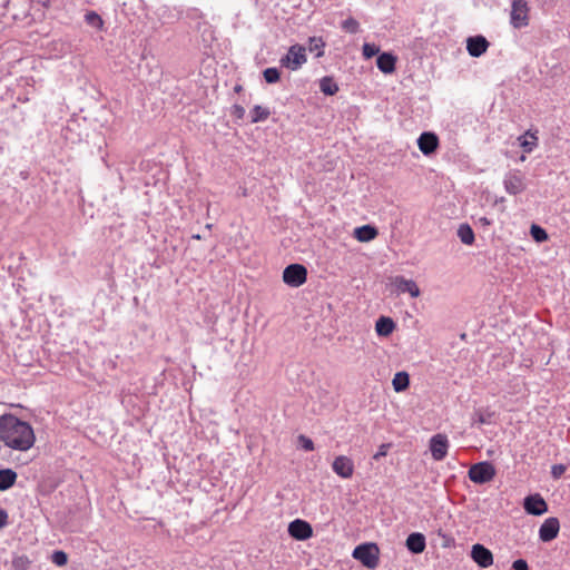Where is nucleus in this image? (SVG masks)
<instances>
[{
	"label": "nucleus",
	"instance_id": "nucleus-9",
	"mask_svg": "<svg viewBox=\"0 0 570 570\" xmlns=\"http://www.w3.org/2000/svg\"><path fill=\"white\" fill-rule=\"evenodd\" d=\"M523 508L531 515H542L548 511V504L539 493L525 497Z\"/></svg>",
	"mask_w": 570,
	"mask_h": 570
},
{
	"label": "nucleus",
	"instance_id": "nucleus-15",
	"mask_svg": "<svg viewBox=\"0 0 570 570\" xmlns=\"http://www.w3.org/2000/svg\"><path fill=\"white\" fill-rule=\"evenodd\" d=\"M333 471L343 479L352 478L354 473V463L346 455H338L332 463Z\"/></svg>",
	"mask_w": 570,
	"mask_h": 570
},
{
	"label": "nucleus",
	"instance_id": "nucleus-4",
	"mask_svg": "<svg viewBox=\"0 0 570 570\" xmlns=\"http://www.w3.org/2000/svg\"><path fill=\"white\" fill-rule=\"evenodd\" d=\"M468 474L472 482L476 484H484L493 480L495 476V468L491 462L483 461L473 464L469 469Z\"/></svg>",
	"mask_w": 570,
	"mask_h": 570
},
{
	"label": "nucleus",
	"instance_id": "nucleus-21",
	"mask_svg": "<svg viewBox=\"0 0 570 570\" xmlns=\"http://www.w3.org/2000/svg\"><path fill=\"white\" fill-rule=\"evenodd\" d=\"M326 42L322 37H309L307 42V48L309 52L315 55V58H322L324 56Z\"/></svg>",
	"mask_w": 570,
	"mask_h": 570
},
{
	"label": "nucleus",
	"instance_id": "nucleus-35",
	"mask_svg": "<svg viewBox=\"0 0 570 570\" xmlns=\"http://www.w3.org/2000/svg\"><path fill=\"white\" fill-rule=\"evenodd\" d=\"M380 48L374 43H367L365 42L363 45V55L365 58H372L376 55H379Z\"/></svg>",
	"mask_w": 570,
	"mask_h": 570
},
{
	"label": "nucleus",
	"instance_id": "nucleus-20",
	"mask_svg": "<svg viewBox=\"0 0 570 570\" xmlns=\"http://www.w3.org/2000/svg\"><path fill=\"white\" fill-rule=\"evenodd\" d=\"M354 236L360 242H371L377 236V229L371 225H363L355 228Z\"/></svg>",
	"mask_w": 570,
	"mask_h": 570
},
{
	"label": "nucleus",
	"instance_id": "nucleus-10",
	"mask_svg": "<svg viewBox=\"0 0 570 570\" xmlns=\"http://www.w3.org/2000/svg\"><path fill=\"white\" fill-rule=\"evenodd\" d=\"M391 284L395 287L397 294L409 293L412 297L420 296V288L413 279H406L404 276L397 275L391 278Z\"/></svg>",
	"mask_w": 570,
	"mask_h": 570
},
{
	"label": "nucleus",
	"instance_id": "nucleus-18",
	"mask_svg": "<svg viewBox=\"0 0 570 570\" xmlns=\"http://www.w3.org/2000/svg\"><path fill=\"white\" fill-rule=\"evenodd\" d=\"M396 57L390 52H382L377 56L376 66L384 73H392L395 70Z\"/></svg>",
	"mask_w": 570,
	"mask_h": 570
},
{
	"label": "nucleus",
	"instance_id": "nucleus-23",
	"mask_svg": "<svg viewBox=\"0 0 570 570\" xmlns=\"http://www.w3.org/2000/svg\"><path fill=\"white\" fill-rule=\"evenodd\" d=\"M17 480V473L11 469L0 470V491L10 489Z\"/></svg>",
	"mask_w": 570,
	"mask_h": 570
},
{
	"label": "nucleus",
	"instance_id": "nucleus-2",
	"mask_svg": "<svg viewBox=\"0 0 570 570\" xmlns=\"http://www.w3.org/2000/svg\"><path fill=\"white\" fill-rule=\"evenodd\" d=\"M352 556L367 569H375L380 561V549L373 542L362 543L355 547Z\"/></svg>",
	"mask_w": 570,
	"mask_h": 570
},
{
	"label": "nucleus",
	"instance_id": "nucleus-8",
	"mask_svg": "<svg viewBox=\"0 0 570 570\" xmlns=\"http://www.w3.org/2000/svg\"><path fill=\"white\" fill-rule=\"evenodd\" d=\"M449 446V439L445 434L438 433L430 439V451L435 461H442L448 455Z\"/></svg>",
	"mask_w": 570,
	"mask_h": 570
},
{
	"label": "nucleus",
	"instance_id": "nucleus-38",
	"mask_svg": "<svg viewBox=\"0 0 570 570\" xmlns=\"http://www.w3.org/2000/svg\"><path fill=\"white\" fill-rule=\"evenodd\" d=\"M566 469L563 464H554L551 468V475L554 479H559L566 472Z\"/></svg>",
	"mask_w": 570,
	"mask_h": 570
},
{
	"label": "nucleus",
	"instance_id": "nucleus-36",
	"mask_svg": "<svg viewBox=\"0 0 570 570\" xmlns=\"http://www.w3.org/2000/svg\"><path fill=\"white\" fill-rule=\"evenodd\" d=\"M391 448L390 443H383L379 446L377 452L373 455L375 461H379L381 458L387 454L389 449Z\"/></svg>",
	"mask_w": 570,
	"mask_h": 570
},
{
	"label": "nucleus",
	"instance_id": "nucleus-39",
	"mask_svg": "<svg viewBox=\"0 0 570 570\" xmlns=\"http://www.w3.org/2000/svg\"><path fill=\"white\" fill-rule=\"evenodd\" d=\"M232 116L236 119H243L245 116V108L240 105H234L232 107Z\"/></svg>",
	"mask_w": 570,
	"mask_h": 570
},
{
	"label": "nucleus",
	"instance_id": "nucleus-25",
	"mask_svg": "<svg viewBox=\"0 0 570 570\" xmlns=\"http://www.w3.org/2000/svg\"><path fill=\"white\" fill-rule=\"evenodd\" d=\"M456 235L464 245H472L474 243V232L469 224H461Z\"/></svg>",
	"mask_w": 570,
	"mask_h": 570
},
{
	"label": "nucleus",
	"instance_id": "nucleus-13",
	"mask_svg": "<svg viewBox=\"0 0 570 570\" xmlns=\"http://www.w3.org/2000/svg\"><path fill=\"white\" fill-rule=\"evenodd\" d=\"M503 186L508 194L518 195L525 189L522 176L518 171H509L503 179Z\"/></svg>",
	"mask_w": 570,
	"mask_h": 570
},
{
	"label": "nucleus",
	"instance_id": "nucleus-33",
	"mask_svg": "<svg viewBox=\"0 0 570 570\" xmlns=\"http://www.w3.org/2000/svg\"><path fill=\"white\" fill-rule=\"evenodd\" d=\"M342 29L348 33H357L360 30V23L354 18H347L342 22Z\"/></svg>",
	"mask_w": 570,
	"mask_h": 570
},
{
	"label": "nucleus",
	"instance_id": "nucleus-30",
	"mask_svg": "<svg viewBox=\"0 0 570 570\" xmlns=\"http://www.w3.org/2000/svg\"><path fill=\"white\" fill-rule=\"evenodd\" d=\"M493 414L494 413L489 410H479L473 415V422L478 424H490Z\"/></svg>",
	"mask_w": 570,
	"mask_h": 570
},
{
	"label": "nucleus",
	"instance_id": "nucleus-28",
	"mask_svg": "<svg viewBox=\"0 0 570 570\" xmlns=\"http://www.w3.org/2000/svg\"><path fill=\"white\" fill-rule=\"evenodd\" d=\"M85 22L88 26L96 28L98 30H101L104 27V20L96 11H88L85 14Z\"/></svg>",
	"mask_w": 570,
	"mask_h": 570
},
{
	"label": "nucleus",
	"instance_id": "nucleus-32",
	"mask_svg": "<svg viewBox=\"0 0 570 570\" xmlns=\"http://www.w3.org/2000/svg\"><path fill=\"white\" fill-rule=\"evenodd\" d=\"M530 234H531L532 238L539 243L548 239V234H547L546 229H543L542 227H540L539 225H535V224H533L531 226Z\"/></svg>",
	"mask_w": 570,
	"mask_h": 570
},
{
	"label": "nucleus",
	"instance_id": "nucleus-6",
	"mask_svg": "<svg viewBox=\"0 0 570 570\" xmlns=\"http://www.w3.org/2000/svg\"><path fill=\"white\" fill-rule=\"evenodd\" d=\"M307 269L301 264H291L283 272V281L292 287H298L306 282Z\"/></svg>",
	"mask_w": 570,
	"mask_h": 570
},
{
	"label": "nucleus",
	"instance_id": "nucleus-34",
	"mask_svg": "<svg viewBox=\"0 0 570 570\" xmlns=\"http://www.w3.org/2000/svg\"><path fill=\"white\" fill-rule=\"evenodd\" d=\"M51 561L58 567L66 566L68 562V556L62 550H57L51 554Z\"/></svg>",
	"mask_w": 570,
	"mask_h": 570
},
{
	"label": "nucleus",
	"instance_id": "nucleus-5",
	"mask_svg": "<svg viewBox=\"0 0 570 570\" xmlns=\"http://www.w3.org/2000/svg\"><path fill=\"white\" fill-rule=\"evenodd\" d=\"M529 7L525 0H512L510 23L515 29H521L529 24Z\"/></svg>",
	"mask_w": 570,
	"mask_h": 570
},
{
	"label": "nucleus",
	"instance_id": "nucleus-1",
	"mask_svg": "<svg viewBox=\"0 0 570 570\" xmlns=\"http://www.w3.org/2000/svg\"><path fill=\"white\" fill-rule=\"evenodd\" d=\"M35 432L32 426L21 421L13 414L0 416V441L8 448L18 451H27L35 443Z\"/></svg>",
	"mask_w": 570,
	"mask_h": 570
},
{
	"label": "nucleus",
	"instance_id": "nucleus-26",
	"mask_svg": "<svg viewBox=\"0 0 570 570\" xmlns=\"http://www.w3.org/2000/svg\"><path fill=\"white\" fill-rule=\"evenodd\" d=\"M320 89L326 96H334L338 91V85L332 77L325 76L320 80Z\"/></svg>",
	"mask_w": 570,
	"mask_h": 570
},
{
	"label": "nucleus",
	"instance_id": "nucleus-19",
	"mask_svg": "<svg viewBox=\"0 0 570 570\" xmlns=\"http://www.w3.org/2000/svg\"><path fill=\"white\" fill-rule=\"evenodd\" d=\"M395 328V323L392 318L381 316L375 324V331L379 336H389Z\"/></svg>",
	"mask_w": 570,
	"mask_h": 570
},
{
	"label": "nucleus",
	"instance_id": "nucleus-17",
	"mask_svg": "<svg viewBox=\"0 0 570 570\" xmlns=\"http://www.w3.org/2000/svg\"><path fill=\"white\" fill-rule=\"evenodd\" d=\"M405 544L407 550L412 553H421L426 547L425 537L420 532H413L406 538Z\"/></svg>",
	"mask_w": 570,
	"mask_h": 570
},
{
	"label": "nucleus",
	"instance_id": "nucleus-43",
	"mask_svg": "<svg viewBox=\"0 0 570 570\" xmlns=\"http://www.w3.org/2000/svg\"><path fill=\"white\" fill-rule=\"evenodd\" d=\"M240 89H242V87H240V86H236V87H235V90H236V91H239Z\"/></svg>",
	"mask_w": 570,
	"mask_h": 570
},
{
	"label": "nucleus",
	"instance_id": "nucleus-42",
	"mask_svg": "<svg viewBox=\"0 0 570 570\" xmlns=\"http://www.w3.org/2000/svg\"><path fill=\"white\" fill-rule=\"evenodd\" d=\"M479 224H481L482 226H488L491 224V220L488 217H480Z\"/></svg>",
	"mask_w": 570,
	"mask_h": 570
},
{
	"label": "nucleus",
	"instance_id": "nucleus-14",
	"mask_svg": "<svg viewBox=\"0 0 570 570\" xmlns=\"http://www.w3.org/2000/svg\"><path fill=\"white\" fill-rule=\"evenodd\" d=\"M417 146L423 155L430 156L438 149L439 138L432 131H424L417 138Z\"/></svg>",
	"mask_w": 570,
	"mask_h": 570
},
{
	"label": "nucleus",
	"instance_id": "nucleus-40",
	"mask_svg": "<svg viewBox=\"0 0 570 570\" xmlns=\"http://www.w3.org/2000/svg\"><path fill=\"white\" fill-rule=\"evenodd\" d=\"M512 569L513 570H530L527 561L523 559H518V560L513 561Z\"/></svg>",
	"mask_w": 570,
	"mask_h": 570
},
{
	"label": "nucleus",
	"instance_id": "nucleus-16",
	"mask_svg": "<svg viewBox=\"0 0 570 570\" xmlns=\"http://www.w3.org/2000/svg\"><path fill=\"white\" fill-rule=\"evenodd\" d=\"M471 558L481 568H488L493 563L492 552L480 543L472 546Z\"/></svg>",
	"mask_w": 570,
	"mask_h": 570
},
{
	"label": "nucleus",
	"instance_id": "nucleus-31",
	"mask_svg": "<svg viewBox=\"0 0 570 570\" xmlns=\"http://www.w3.org/2000/svg\"><path fill=\"white\" fill-rule=\"evenodd\" d=\"M264 79L267 83H276L281 78V72L277 68L271 67L263 71Z\"/></svg>",
	"mask_w": 570,
	"mask_h": 570
},
{
	"label": "nucleus",
	"instance_id": "nucleus-3",
	"mask_svg": "<svg viewBox=\"0 0 570 570\" xmlns=\"http://www.w3.org/2000/svg\"><path fill=\"white\" fill-rule=\"evenodd\" d=\"M306 61V47L298 43L291 46L287 53L279 60L281 66L293 71L298 70Z\"/></svg>",
	"mask_w": 570,
	"mask_h": 570
},
{
	"label": "nucleus",
	"instance_id": "nucleus-29",
	"mask_svg": "<svg viewBox=\"0 0 570 570\" xmlns=\"http://www.w3.org/2000/svg\"><path fill=\"white\" fill-rule=\"evenodd\" d=\"M31 560L26 554L14 556L11 561L12 570H28Z\"/></svg>",
	"mask_w": 570,
	"mask_h": 570
},
{
	"label": "nucleus",
	"instance_id": "nucleus-44",
	"mask_svg": "<svg viewBox=\"0 0 570 570\" xmlns=\"http://www.w3.org/2000/svg\"><path fill=\"white\" fill-rule=\"evenodd\" d=\"M193 238L200 239L199 235H194Z\"/></svg>",
	"mask_w": 570,
	"mask_h": 570
},
{
	"label": "nucleus",
	"instance_id": "nucleus-27",
	"mask_svg": "<svg viewBox=\"0 0 570 570\" xmlns=\"http://www.w3.org/2000/svg\"><path fill=\"white\" fill-rule=\"evenodd\" d=\"M392 385L395 392H402L410 385V376L406 372H397L393 380Z\"/></svg>",
	"mask_w": 570,
	"mask_h": 570
},
{
	"label": "nucleus",
	"instance_id": "nucleus-7",
	"mask_svg": "<svg viewBox=\"0 0 570 570\" xmlns=\"http://www.w3.org/2000/svg\"><path fill=\"white\" fill-rule=\"evenodd\" d=\"M288 534L299 541H305L313 535V528L312 525L302 519H295L292 522H289L287 528Z\"/></svg>",
	"mask_w": 570,
	"mask_h": 570
},
{
	"label": "nucleus",
	"instance_id": "nucleus-12",
	"mask_svg": "<svg viewBox=\"0 0 570 570\" xmlns=\"http://www.w3.org/2000/svg\"><path fill=\"white\" fill-rule=\"evenodd\" d=\"M560 530L558 518L551 517L543 521L539 529V538L542 542H550L557 538Z\"/></svg>",
	"mask_w": 570,
	"mask_h": 570
},
{
	"label": "nucleus",
	"instance_id": "nucleus-41",
	"mask_svg": "<svg viewBox=\"0 0 570 570\" xmlns=\"http://www.w3.org/2000/svg\"><path fill=\"white\" fill-rule=\"evenodd\" d=\"M8 524V513L6 510L0 509V529H3Z\"/></svg>",
	"mask_w": 570,
	"mask_h": 570
},
{
	"label": "nucleus",
	"instance_id": "nucleus-22",
	"mask_svg": "<svg viewBox=\"0 0 570 570\" xmlns=\"http://www.w3.org/2000/svg\"><path fill=\"white\" fill-rule=\"evenodd\" d=\"M519 145L525 153H531L538 146V137L530 130L518 138Z\"/></svg>",
	"mask_w": 570,
	"mask_h": 570
},
{
	"label": "nucleus",
	"instance_id": "nucleus-37",
	"mask_svg": "<svg viewBox=\"0 0 570 570\" xmlns=\"http://www.w3.org/2000/svg\"><path fill=\"white\" fill-rule=\"evenodd\" d=\"M298 441H299L301 446L305 451H313L314 450V443H313V441L311 439H308V438H306L304 435H299Z\"/></svg>",
	"mask_w": 570,
	"mask_h": 570
},
{
	"label": "nucleus",
	"instance_id": "nucleus-24",
	"mask_svg": "<svg viewBox=\"0 0 570 570\" xmlns=\"http://www.w3.org/2000/svg\"><path fill=\"white\" fill-rule=\"evenodd\" d=\"M250 122L256 124L261 121H265L271 116V110L267 107H263L261 105H255L250 110Z\"/></svg>",
	"mask_w": 570,
	"mask_h": 570
},
{
	"label": "nucleus",
	"instance_id": "nucleus-11",
	"mask_svg": "<svg viewBox=\"0 0 570 570\" xmlns=\"http://www.w3.org/2000/svg\"><path fill=\"white\" fill-rule=\"evenodd\" d=\"M490 47V42L485 37L478 35L466 39L468 53L473 58H479L484 55Z\"/></svg>",
	"mask_w": 570,
	"mask_h": 570
}]
</instances>
